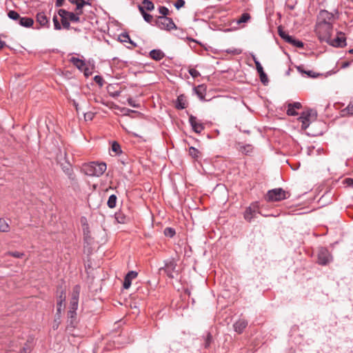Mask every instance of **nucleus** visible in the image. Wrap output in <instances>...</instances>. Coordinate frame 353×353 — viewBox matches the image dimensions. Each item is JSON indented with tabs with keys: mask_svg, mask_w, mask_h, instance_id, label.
Wrapping results in <instances>:
<instances>
[{
	"mask_svg": "<svg viewBox=\"0 0 353 353\" xmlns=\"http://www.w3.org/2000/svg\"><path fill=\"white\" fill-rule=\"evenodd\" d=\"M58 14L61 17L63 28L66 30L70 28V22H83L85 20L84 17H79L74 12H69L64 9H59L58 10Z\"/></svg>",
	"mask_w": 353,
	"mask_h": 353,
	"instance_id": "1",
	"label": "nucleus"
},
{
	"mask_svg": "<svg viewBox=\"0 0 353 353\" xmlns=\"http://www.w3.org/2000/svg\"><path fill=\"white\" fill-rule=\"evenodd\" d=\"M107 166L105 163L90 162L83 165V172L90 176H100L106 170Z\"/></svg>",
	"mask_w": 353,
	"mask_h": 353,
	"instance_id": "2",
	"label": "nucleus"
},
{
	"mask_svg": "<svg viewBox=\"0 0 353 353\" xmlns=\"http://www.w3.org/2000/svg\"><path fill=\"white\" fill-rule=\"evenodd\" d=\"M333 30V25L328 23H317L316 32L319 39L322 41H330Z\"/></svg>",
	"mask_w": 353,
	"mask_h": 353,
	"instance_id": "3",
	"label": "nucleus"
},
{
	"mask_svg": "<svg viewBox=\"0 0 353 353\" xmlns=\"http://www.w3.org/2000/svg\"><path fill=\"white\" fill-rule=\"evenodd\" d=\"M288 196V192L279 188L269 190L265 196V199L268 201H280Z\"/></svg>",
	"mask_w": 353,
	"mask_h": 353,
	"instance_id": "4",
	"label": "nucleus"
},
{
	"mask_svg": "<svg viewBox=\"0 0 353 353\" xmlns=\"http://www.w3.org/2000/svg\"><path fill=\"white\" fill-rule=\"evenodd\" d=\"M155 23L157 26L161 30H171L176 29L173 20L168 17H159Z\"/></svg>",
	"mask_w": 353,
	"mask_h": 353,
	"instance_id": "5",
	"label": "nucleus"
},
{
	"mask_svg": "<svg viewBox=\"0 0 353 353\" xmlns=\"http://www.w3.org/2000/svg\"><path fill=\"white\" fill-rule=\"evenodd\" d=\"M316 113L312 110L304 111L301 113L299 120L301 122V128L305 130L310 125L311 119H315Z\"/></svg>",
	"mask_w": 353,
	"mask_h": 353,
	"instance_id": "6",
	"label": "nucleus"
},
{
	"mask_svg": "<svg viewBox=\"0 0 353 353\" xmlns=\"http://www.w3.org/2000/svg\"><path fill=\"white\" fill-rule=\"evenodd\" d=\"M334 21V15L325 10H321L318 14L317 23H328L332 25Z\"/></svg>",
	"mask_w": 353,
	"mask_h": 353,
	"instance_id": "7",
	"label": "nucleus"
},
{
	"mask_svg": "<svg viewBox=\"0 0 353 353\" xmlns=\"http://www.w3.org/2000/svg\"><path fill=\"white\" fill-rule=\"evenodd\" d=\"M332 260V257L327 249L321 248L318 252V263L320 265H325Z\"/></svg>",
	"mask_w": 353,
	"mask_h": 353,
	"instance_id": "8",
	"label": "nucleus"
},
{
	"mask_svg": "<svg viewBox=\"0 0 353 353\" xmlns=\"http://www.w3.org/2000/svg\"><path fill=\"white\" fill-rule=\"evenodd\" d=\"M326 43L334 47L343 48L346 46V39L343 32H339L335 39H332L331 37L330 41H327Z\"/></svg>",
	"mask_w": 353,
	"mask_h": 353,
	"instance_id": "9",
	"label": "nucleus"
},
{
	"mask_svg": "<svg viewBox=\"0 0 353 353\" xmlns=\"http://www.w3.org/2000/svg\"><path fill=\"white\" fill-rule=\"evenodd\" d=\"M259 212L258 203H253L250 206L246 208L244 213V218L248 221H251L255 217L256 214Z\"/></svg>",
	"mask_w": 353,
	"mask_h": 353,
	"instance_id": "10",
	"label": "nucleus"
},
{
	"mask_svg": "<svg viewBox=\"0 0 353 353\" xmlns=\"http://www.w3.org/2000/svg\"><path fill=\"white\" fill-rule=\"evenodd\" d=\"M189 122L192 128V130L196 133H201L204 130L203 124L197 119V118L193 115H190L189 117Z\"/></svg>",
	"mask_w": 353,
	"mask_h": 353,
	"instance_id": "11",
	"label": "nucleus"
},
{
	"mask_svg": "<svg viewBox=\"0 0 353 353\" xmlns=\"http://www.w3.org/2000/svg\"><path fill=\"white\" fill-rule=\"evenodd\" d=\"M70 63H72L74 66H76L79 70L81 71H84L85 75L88 76V73L87 72V68L85 63L79 58L72 57L70 59Z\"/></svg>",
	"mask_w": 353,
	"mask_h": 353,
	"instance_id": "12",
	"label": "nucleus"
},
{
	"mask_svg": "<svg viewBox=\"0 0 353 353\" xmlns=\"http://www.w3.org/2000/svg\"><path fill=\"white\" fill-rule=\"evenodd\" d=\"M176 266V264L173 259H170L165 261L163 269L169 277H173L172 272H174Z\"/></svg>",
	"mask_w": 353,
	"mask_h": 353,
	"instance_id": "13",
	"label": "nucleus"
},
{
	"mask_svg": "<svg viewBox=\"0 0 353 353\" xmlns=\"http://www.w3.org/2000/svg\"><path fill=\"white\" fill-rule=\"evenodd\" d=\"M253 59L254 63L256 65V70L259 74L261 81L263 83L265 84L268 81V77L266 74L264 72L263 68L260 62L255 57H254Z\"/></svg>",
	"mask_w": 353,
	"mask_h": 353,
	"instance_id": "14",
	"label": "nucleus"
},
{
	"mask_svg": "<svg viewBox=\"0 0 353 353\" xmlns=\"http://www.w3.org/2000/svg\"><path fill=\"white\" fill-rule=\"evenodd\" d=\"M138 273L135 271H130L125 276L123 281V288L128 289L132 283V280L135 279Z\"/></svg>",
	"mask_w": 353,
	"mask_h": 353,
	"instance_id": "15",
	"label": "nucleus"
},
{
	"mask_svg": "<svg viewBox=\"0 0 353 353\" xmlns=\"http://www.w3.org/2000/svg\"><path fill=\"white\" fill-rule=\"evenodd\" d=\"M67 329H73L77 325V312H68Z\"/></svg>",
	"mask_w": 353,
	"mask_h": 353,
	"instance_id": "16",
	"label": "nucleus"
},
{
	"mask_svg": "<svg viewBox=\"0 0 353 353\" xmlns=\"http://www.w3.org/2000/svg\"><path fill=\"white\" fill-rule=\"evenodd\" d=\"M140 12L143 11H152L154 9V3L150 0H143L141 5L138 6Z\"/></svg>",
	"mask_w": 353,
	"mask_h": 353,
	"instance_id": "17",
	"label": "nucleus"
},
{
	"mask_svg": "<svg viewBox=\"0 0 353 353\" xmlns=\"http://www.w3.org/2000/svg\"><path fill=\"white\" fill-rule=\"evenodd\" d=\"M247 325V321L244 319H239L234 324V329L236 332L241 334L243 332Z\"/></svg>",
	"mask_w": 353,
	"mask_h": 353,
	"instance_id": "18",
	"label": "nucleus"
},
{
	"mask_svg": "<svg viewBox=\"0 0 353 353\" xmlns=\"http://www.w3.org/2000/svg\"><path fill=\"white\" fill-rule=\"evenodd\" d=\"M37 21L42 26H49V20L43 12H39L37 14Z\"/></svg>",
	"mask_w": 353,
	"mask_h": 353,
	"instance_id": "19",
	"label": "nucleus"
},
{
	"mask_svg": "<svg viewBox=\"0 0 353 353\" xmlns=\"http://www.w3.org/2000/svg\"><path fill=\"white\" fill-rule=\"evenodd\" d=\"M175 107L178 110H183L187 107L186 99L183 94H181L177 97Z\"/></svg>",
	"mask_w": 353,
	"mask_h": 353,
	"instance_id": "20",
	"label": "nucleus"
},
{
	"mask_svg": "<svg viewBox=\"0 0 353 353\" xmlns=\"http://www.w3.org/2000/svg\"><path fill=\"white\" fill-rule=\"evenodd\" d=\"M150 57L155 61H160L165 57V54L161 50H152L150 52Z\"/></svg>",
	"mask_w": 353,
	"mask_h": 353,
	"instance_id": "21",
	"label": "nucleus"
},
{
	"mask_svg": "<svg viewBox=\"0 0 353 353\" xmlns=\"http://www.w3.org/2000/svg\"><path fill=\"white\" fill-rule=\"evenodd\" d=\"M19 23L23 27L30 28L33 25L34 21L32 18H30V17H20V18L19 19Z\"/></svg>",
	"mask_w": 353,
	"mask_h": 353,
	"instance_id": "22",
	"label": "nucleus"
},
{
	"mask_svg": "<svg viewBox=\"0 0 353 353\" xmlns=\"http://www.w3.org/2000/svg\"><path fill=\"white\" fill-rule=\"evenodd\" d=\"M115 219L119 223H125L129 221V217L121 211L117 212L114 214Z\"/></svg>",
	"mask_w": 353,
	"mask_h": 353,
	"instance_id": "23",
	"label": "nucleus"
},
{
	"mask_svg": "<svg viewBox=\"0 0 353 353\" xmlns=\"http://www.w3.org/2000/svg\"><path fill=\"white\" fill-rule=\"evenodd\" d=\"M239 150L242 153H243V154H245L246 155H249L251 153H252V152L254 150V147L251 144H246V145H241L239 147Z\"/></svg>",
	"mask_w": 353,
	"mask_h": 353,
	"instance_id": "24",
	"label": "nucleus"
},
{
	"mask_svg": "<svg viewBox=\"0 0 353 353\" xmlns=\"http://www.w3.org/2000/svg\"><path fill=\"white\" fill-rule=\"evenodd\" d=\"M80 290H81V288L79 285H76L73 288L70 300L79 301Z\"/></svg>",
	"mask_w": 353,
	"mask_h": 353,
	"instance_id": "25",
	"label": "nucleus"
},
{
	"mask_svg": "<svg viewBox=\"0 0 353 353\" xmlns=\"http://www.w3.org/2000/svg\"><path fill=\"white\" fill-rule=\"evenodd\" d=\"M9 231V223L4 219L0 218V232H8Z\"/></svg>",
	"mask_w": 353,
	"mask_h": 353,
	"instance_id": "26",
	"label": "nucleus"
},
{
	"mask_svg": "<svg viewBox=\"0 0 353 353\" xmlns=\"http://www.w3.org/2000/svg\"><path fill=\"white\" fill-rule=\"evenodd\" d=\"M288 43L299 48H303L304 46L303 43L301 41L296 40L292 37L291 38H288Z\"/></svg>",
	"mask_w": 353,
	"mask_h": 353,
	"instance_id": "27",
	"label": "nucleus"
},
{
	"mask_svg": "<svg viewBox=\"0 0 353 353\" xmlns=\"http://www.w3.org/2000/svg\"><path fill=\"white\" fill-rule=\"evenodd\" d=\"M117 196L114 194H112L109 196V199L108 200V206L110 208H114L116 206L117 204Z\"/></svg>",
	"mask_w": 353,
	"mask_h": 353,
	"instance_id": "28",
	"label": "nucleus"
},
{
	"mask_svg": "<svg viewBox=\"0 0 353 353\" xmlns=\"http://www.w3.org/2000/svg\"><path fill=\"white\" fill-rule=\"evenodd\" d=\"M250 19V15L249 13L245 12L241 14L239 19L236 20V23L238 24H241L242 23H246Z\"/></svg>",
	"mask_w": 353,
	"mask_h": 353,
	"instance_id": "29",
	"label": "nucleus"
},
{
	"mask_svg": "<svg viewBox=\"0 0 353 353\" xmlns=\"http://www.w3.org/2000/svg\"><path fill=\"white\" fill-rule=\"evenodd\" d=\"M204 341H205V343H204L205 348H207V349L209 348L211 343L213 341L212 335L210 332H208L204 339Z\"/></svg>",
	"mask_w": 353,
	"mask_h": 353,
	"instance_id": "30",
	"label": "nucleus"
},
{
	"mask_svg": "<svg viewBox=\"0 0 353 353\" xmlns=\"http://www.w3.org/2000/svg\"><path fill=\"white\" fill-rule=\"evenodd\" d=\"M189 154L194 159H197L199 157L200 152L194 147H190L189 148Z\"/></svg>",
	"mask_w": 353,
	"mask_h": 353,
	"instance_id": "31",
	"label": "nucleus"
},
{
	"mask_svg": "<svg viewBox=\"0 0 353 353\" xmlns=\"http://www.w3.org/2000/svg\"><path fill=\"white\" fill-rule=\"evenodd\" d=\"M65 292L61 290L57 300V306L63 307V304L65 301Z\"/></svg>",
	"mask_w": 353,
	"mask_h": 353,
	"instance_id": "32",
	"label": "nucleus"
},
{
	"mask_svg": "<svg viewBox=\"0 0 353 353\" xmlns=\"http://www.w3.org/2000/svg\"><path fill=\"white\" fill-rule=\"evenodd\" d=\"M342 112L343 115H345L346 114L350 115L353 114V100L350 102V103L348 104L347 107L345 109L342 110Z\"/></svg>",
	"mask_w": 353,
	"mask_h": 353,
	"instance_id": "33",
	"label": "nucleus"
},
{
	"mask_svg": "<svg viewBox=\"0 0 353 353\" xmlns=\"http://www.w3.org/2000/svg\"><path fill=\"white\" fill-rule=\"evenodd\" d=\"M91 3L88 2V0L85 1V0H79V3H77L76 5V8L77 10H79V9H83V8L85 6H90Z\"/></svg>",
	"mask_w": 353,
	"mask_h": 353,
	"instance_id": "34",
	"label": "nucleus"
},
{
	"mask_svg": "<svg viewBox=\"0 0 353 353\" xmlns=\"http://www.w3.org/2000/svg\"><path fill=\"white\" fill-rule=\"evenodd\" d=\"M78 303L79 301H77L70 300L68 312H76L77 310L78 309Z\"/></svg>",
	"mask_w": 353,
	"mask_h": 353,
	"instance_id": "35",
	"label": "nucleus"
},
{
	"mask_svg": "<svg viewBox=\"0 0 353 353\" xmlns=\"http://www.w3.org/2000/svg\"><path fill=\"white\" fill-rule=\"evenodd\" d=\"M194 91L201 99H204V97H205V94L203 93L204 90H203L202 85H199L197 88H194Z\"/></svg>",
	"mask_w": 353,
	"mask_h": 353,
	"instance_id": "36",
	"label": "nucleus"
},
{
	"mask_svg": "<svg viewBox=\"0 0 353 353\" xmlns=\"http://www.w3.org/2000/svg\"><path fill=\"white\" fill-rule=\"evenodd\" d=\"M8 16L10 19L14 21L19 20L20 18L19 14L14 10L9 11L8 13Z\"/></svg>",
	"mask_w": 353,
	"mask_h": 353,
	"instance_id": "37",
	"label": "nucleus"
},
{
	"mask_svg": "<svg viewBox=\"0 0 353 353\" xmlns=\"http://www.w3.org/2000/svg\"><path fill=\"white\" fill-rule=\"evenodd\" d=\"M83 230L84 239H85V240L86 241L88 242V241L90 239V230H89L88 225H84Z\"/></svg>",
	"mask_w": 353,
	"mask_h": 353,
	"instance_id": "38",
	"label": "nucleus"
},
{
	"mask_svg": "<svg viewBox=\"0 0 353 353\" xmlns=\"http://www.w3.org/2000/svg\"><path fill=\"white\" fill-rule=\"evenodd\" d=\"M175 230L172 228H165L164 230V234L168 237H173L175 235Z\"/></svg>",
	"mask_w": 353,
	"mask_h": 353,
	"instance_id": "39",
	"label": "nucleus"
},
{
	"mask_svg": "<svg viewBox=\"0 0 353 353\" xmlns=\"http://www.w3.org/2000/svg\"><path fill=\"white\" fill-rule=\"evenodd\" d=\"M278 32H279V36L283 39H284L286 42H288V38H291L292 36H290L289 34H288L287 33H285L282 29L281 27H279L278 28Z\"/></svg>",
	"mask_w": 353,
	"mask_h": 353,
	"instance_id": "40",
	"label": "nucleus"
},
{
	"mask_svg": "<svg viewBox=\"0 0 353 353\" xmlns=\"http://www.w3.org/2000/svg\"><path fill=\"white\" fill-rule=\"evenodd\" d=\"M52 21H53L54 29L57 30H61L63 26H62V24L61 25L60 24L57 15H54Z\"/></svg>",
	"mask_w": 353,
	"mask_h": 353,
	"instance_id": "41",
	"label": "nucleus"
},
{
	"mask_svg": "<svg viewBox=\"0 0 353 353\" xmlns=\"http://www.w3.org/2000/svg\"><path fill=\"white\" fill-rule=\"evenodd\" d=\"M112 150L116 154H119L121 152L120 145L117 142H113L112 144Z\"/></svg>",
	"mask_w": 353,
	"mask_h": 353,
	"instance_id": "42",
	"label": "nucleus"
},
{
	"mask_svg": "<svg viewBox=\"0 0 353 353\" xmlns=\"http://www.w3.org/2000/svg\"><path fill=\"white\" fill-rule=\"evenodd\" d=\"M159 12L161 14H162L161 17H167V15L169 14L170 11L166 7L160 6L159 8Z\"/></svg>",
	"mask_w": 353,
	"mask_h": 353,
	"instance_id": "43",
	"label": "nucleus"
},
{
	"mask_svg": "<svg viewBox=\"0 0 353 353\" xmlns=\"http://www.w3.org/2000/svg\"><path fill=\"white\" fill-rule=\"evenodd\" d=\"M141 14H142V16H143V17L144 20H145L146 22H148V23H150V22L152 21V18H153V17H152V16L151 14H148V13L146 12V11H143V12H141Z\"/></svg>",
	"mask_w": 353,
	"mask_h": 353,
	"instance_id": "44",
	"label": "nucleus"
},
{
	"mask_svg": "<svg viewBox=\"0 0 353 353\" xmlns=\"http://www.w3.org/2000/svg\"><path fill=\"white\" fill-rule=\"evenodd\" d=\"M287 114L290 116H296L298 114L297 112L293 107H291L290 104L288 105Z\"/></svg>",
	"mask_w": 353,
	"mask_h": 353,
	"instance_id": "45",
	"label": "nucleus"
},
{
	"mask_svg": "<svg viewBox=\"0 0 353 353\" xmlns=\"http://www.w3.org/2000/svg\"><path fill=\"white\" fill-rule=\"evenodd\" d=\"M8 255L12 256L15 258H21L23 256L24 254L23 252H8L7 253Z\"/></svg>",
	"mask_w": 353,
	"mask_h": 353,
	"instance_id": "46",
	"label": "nucleus"
},
{
	"mask_svg": "<svg viewBox=\"0 0 353 353\" xmlns=\"http://www.w3.org/2000/svg\"><path fill=\"white\" fill-rule=\"evenodd\" d=\"M188 72L193 78H197L201 75L200 72L194 68L190 69Z\"/></svg>",
	"mask_w": 353,
	"mask_h": 353,
	"instance_id": "47",
	"label": "nucleus"
},
{
	"mask_svg": "<svg viewBox=\"0 0 353 353\" xmlns=\"http://www.w3.org/2000/svg\"><path fill=\"white\" fill-rule=\"evenodd\" d=\"M185 5V1L184 0H177L175 3H174V6L176 9H179L182 7H183Z\"/></svg>",
	"mask_w": 353,
	"mask_h": 353,
	"instance_id": "48",
	"label": "nucleus"
},
{
	"mask_svg": "<svg viewBox=\"0 0 353 353\" xmlns=\"http://www.w3.org/2000/svg\"><path fill=\"white\" fill-rule=\"evenodd\" d=\"M226 52L228 53H230V54H236V55H238V54H240L241 53V50L240 49H228L226 50Z\"/></svg>",
	"mask_w": 353,
	"mask_h": 353,
	"instance_id": "49",
	"label": "nucleus"
},
{
	"mask_svg": "<svg viewBox=\"0 0 353 353\" xmlns=\"http://www.w3.org/2000/svg\"><path fill=\"white\" fill-rule=\"evenodd\" d=\"M128 103L129 104V105H130L131 107H133V108H139V104L136 103V102L132 98L128 99Z\"/></svg>",
	"mask_w": 353,
	"mask_h": 353,
	"instance_id": "50",
	"label": "nucleus"
},
{
	"mask_svg": "<svg viewBox=\"0 0 353 353\" xmlns=\"http://www.w3.org/2000/svg\"><path fill=\"white\" fill-rule=\"evenodd\" d=\"M94 81H95V82H96V83H98V84H99L100 85H103V79H102V77H101L98 76V75L95 76V77H94Z\"/></svg>",
	"mask_w": 353,
	"mask_h": 353,
	"instance_id": "51",
	"label": "nucleus"
},
{
	"mask_svg": "<svg viewBox=\"0 0 353 353\" xmlns=\"http://www.w3.org/2000/svg\"><path fill=\"white\" fill-rule=\"evenodd\" d=\"M291 107H293V108H294L295 110H299L301 108V103L299 102H294L293 103H289Z\"/></svg>",
	"mask_w": 353,
	"mask_h": 353,
	"instance_id": "52",
	"label": "nucleus"
},
{
	"mask_svg": "<svg viewBox=\"0 0 353 353\" xmlns=\"http://www.w3.org/2000/svg\"><path fill=\"white\" fill-rule=\"evenodd\" d=\"M345 183L347 184L348 186L353 187V179L351 178H347L345 179Z\"/></svg>",
	"mask_w": 353,
	"mask_h": 353,
	"instance_id": "53",
	"label": "nucleus"
},
{
	"mask_svg": "<svg viewBox=\"0 0 353 353\" xmlns=\"http://www.w3.org/2000/svg\"><path fill=\"white\" fill-rule=\"evenodd\" d=\"M79 17H81V16L83 15V9H79V10H77L75 9L74 10V12Z\"/></svg>",
	"mask_w": 353,
	"mask_h": 353,
	"instance_id": "54",
	"label": "nucleus"
},
{
	"mask_svg": "<svg viewBox=\"0 0 353 353\" xmlns=\"http://www.w3.org/2000/svg\"><path fill=\"white\" fill-rule=\"evenodd\" d=\"M84 117L85 120H92L93 117V114L92 112H88L85 114Z\"/></svg>",
	"mask_w": 353,
	"mask_h": 353,
	"instance_id": "55",
	"label": "nucleus"
},
{
	"mask_svg": "<svg viewBox=\"0 0 353 353\" xmlns=\"http://www.w3.org/2000/svg\"><path fill=\"white\" fill-rule=\"evenodd\" d=\"M121 36L123 39L122 40V41L123 42H126L128 40H130V37L128 34H122Z\"/></svg>",
	"mask_w": 353,
	"mask_h": 353,
	"instance_id": "56",
	"label": "nucleus"
},
{
	"mask_svg": "<svg viewBox=\"0 0 353 353\" xmlns=\"http://www.w3.org/2000/svg\"><path fill=\"white\" fill-rule=\"evenodd\" d=\"M350 65V61H345L342 63L341 65V68H346L347 67H349Z\"/></svg>",
	"mask_w": 353,
	"mask_h": 353,
	"instance_id": "57",
	"label": "nucleus"
},
{
	"mask_svg": "<svg viewBox=\"0 0 353 353\" xmlns=\"http://www.w3.org/2000/svg\"><path fill=\"white\" fill-rule=\"evenodd\" d=\"M64 0H57L55 3L56 7H61L63 5Z\"/></svg>",
	"mask_w": 353,
	"mask_h": 353,
	"instance_id": "58",
	"label": "nucleus"
},
{
	"mask_svg": "<svg viewBox=\"0 0 353 353\" xmlns=\"http://www.w3.org/2000/svg\"><path fill=\"white\" fill-rule=\"evenodd\" d=\"M19 353H29V348L24 347Z\"/></svg>",
	"mask_w": 353,
	"mask_h": 353,
	"instance_id": "59",
	"label": "nucleus"
},
{
	"mask_svg": "<svg viewBox=\"0 0 353 353\" xmlns=\"http://www.w3.org/2000/svg\"><path fill=\"white\" fill-rule=\"evenodd\" d=\"M59 321H57V320H55L54 323V325H53V326H52V327H53V329H54V330L57 329V328H58V327H59Z\"/></svg>",
	"mask_w": 353,
	"mask_h": 353,
	"instance_id": "60",
	"label": "nucleus"
},
{
	"mask_svg": "<svg viewBox=\"0 0 353 353\" xmlns=\"http://www.w3.org/2000/svg\"><path fill=\"white\" fill-rule=\"evenodd\" d=\"M6 43L3 41L0 40V50L4 48Z\"/></svg>",
	"mask_w": 353,
	"mask_h": 353,
	"instance_id": "61",
	"label": "nucleus"
},
{
	"mask_svg": "<svg viewBox=\"0 0 353 353\" xmlns=\"http://www.w3.org/2000/svg\"><path fill=\"white\" fill-rule=\"evenodd\" d=\"M79 0H69V1L72 3V4H74V5H77V3H79Z\"/></svg>",
	"mask_w": 353,
	"mask_h": 353,
	"instance_id": "62",
	"label": "nucleus"
},
{
	"mask_svg": "<svg viewBox=\"0 0 353 353\" xmlns=\"http://www.w3.org/2000/svg\"><path fill=\"white\" fill-rule=\"evenodd\" d=\"M61 310H62V307L57 306V314L58 315L60 314Z\"/></svg>",
	"mask_w": 353,
	"mask_h": 353,
	"instance_id": "63",
	"label": "nucleus"
},
{
	"mask_svg": "<svg viewBox=\"0 0 353 353\" xmlns=\"http://www.w3.org/2000/svg\"><path fill=\"white\" fill-rule=\"evenodd\" d=\"M308 76L312 77V71L305 72Z\"/></svg>",
	"mask_w": 353,
	"mask_h": 353,
	"instance_id": "64",
	"label": "nucleus"
}]
</instances>
